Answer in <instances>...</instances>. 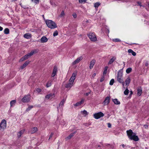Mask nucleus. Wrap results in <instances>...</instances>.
Returning <instances> with one entry per match:
<instances>
[{"label":"nucleus","instance_id":"nucleus-61","mask_svg":"<svg viewBox=\"0 0 149 149\" xmlns=\"http://www.w3.org/2000/svg\"><path fill=\"white\" fill-rule=\"evenodd\" d=\"M123 64H124V65H125V62H123Z\"/></svg>","mask_w":149,"mask_h":149},{"label":"nucleus","instance_id":"nucleus-57","mask_svg":"<svg viewBox=\"0 0 149 149\" xmlns=\"http://www.w3.org/2000/svg\"><path fill=\"white\" fill-rule=\"evenodd\" d=\"M133 93V92L132 91H130V95H132Z\"/></svg>","mask_w":149,"mask_h":149},{"label":"nucleus","instance_id":"nucleus-23","mask_svg":"<svg viewBox=\"0 0 149 149\" xmlns=\"http://www.w3.org/2000/svg\"><path fill=\"white\" fill-rule=\"evenodd\" d=\"M113 101L115 104H120V102L118 101L117 99H115L113 100Z\"/></svg>","mask_w":149,"mask_h":149},{"label":"nucleus","instance_id":"nucleus-26","mask_svg":"<svg viewBox=\"0 0 149 149\" xmlns=\"http://www.w3.org/2000/svg\"><path fill=\"white\" fill-rule=\"evenodd\" d=\"M34 52L31 51L30 53L26 54V55L27 56L28 58L29 57H30L32 55H33V54H34Z\"/></svg>","mask_w":149,"mask_h":149},{"label":"nucleus","instance_id":"nucleus-22","mask_svg":"<svg viewBox=\"0 0 149 149\" xmlns=\"http://www.w3.org/2000/svg\"><path fill=\"white\" fill-rule=\"evenodd\" d=\"M129 53H131L132 54L133 56H135L136 54L135 52H134L131 49H129L128 51Z\"/></svg>","mask_w":149,"mask_h":149},{"label":"nucleus","instance_id":"nucleus-63","mask_svg":"<svg viewBox=\"0 0 149 149\" xmlns=\"http://www.w3.org/2000/svg\"><path fill=\"white\" fill-rule=\"evenodd\" d=\"M107 146H108V145H109V144H107Z\"/></svg>","mask_w":149,"mask_h":149},{"label":"nucleus","instance_id":"nucleus-41","mask_svg":"<svg viewBox=\"0 0 149 149\" xmlns=\"http://www.w3.org/2000/svg\"><path fill=\"white\" fill-rule=\"evenodd\" d=\"M32 1L33 2L37 3L39 2V0H32Z\"/></svg>","mask_w":149,"mask_h":149},{"label":"nucleus","instance_id":"nucleus-17","mask_svg":"<svg viewBox=\"0 0 149 149\" xmlns=\"http://www.w3.org/2000/svg\"><path fill=\"white\" fill-rule=\"evenodd\" d=\"M116 59V58L115 57L113 56L109 60L108 62V64H112L114 61Z\"/></svg>","mask_w":149,"mask_h":149},{"label":"nucleus","instance_id":"nucleus-19","mask_svg":"<svg viewBox=\"0 0 149 149\" xmlns=\"http://www.w3.org/2000/svg\"><path fill=\"white\" fill-rule=\"evenodd\" d=\"M76 132H74L73 133H71L70 134V135L68 136L67 138H65L66 140H68L69 139H70L74 135V134Z\"/></svg>","mask_w":149,"mask_h":149},{"label":"nucleus","instance_id":"nucleus-4","mask_svg":"<svg viewBox=\"0 0 149 149\" xmlns=\"http://www.w3.org/2000/svg\"><path fill=\"white\" fill-rule=\"evenodd\" d=\"M123 71L121 70H120L118 72L117 76V80L119 83L122 82L123 81Z\"/></svg>","mask_w":149,"mask_h":149},{"label":"nucleus","instance_id":"nucleus-14","mask_svg":"<svg viewBox=\"0 0 149 149\" xmlns=\"http://www.w3.org/2000/svg\"><path fill=\"white\" fill-rule=\"evenodd\" d=\"M31 34L29 33H26L24 36V37L26 39H30L31 38Z\"/></svg>","mask_w":149,"mask_h":149},{"label":"nucleus","instance_id":"nucleus-10","mask_svg":"<svg viewBox=\"0 0 149 149\" xmlns=\"http://www.w3.org/2000/svg\"><path fill=\"white\" fill-rule=\"evenodd\" d=\"M57 70V67L56 66H54V67L53 72L51 75L52 77H54L56 74Z\"/></svg>","mask_w":149,"mask_h":149},{"label":"nucleus","instance_id":"nucleus-27","mask_svg":"<svg viewBox=\"0 0 149 149\" xmlns=\"http://www.w3.org/2000/svg\"><path fill=\"white\" fill-rule=\"evenodd\" d=\"M16 102V101L15 100H13L11 101L10 102V106L11 107L13 106V105H15Z\"/></svg>","mask_w":149,"mask_h":149},{"label":"nucleus","instance_id":"nucleus-21","mask_svg":"<svg viewBox=\"0 0 149 149\" xmlns=\"http://www.w3.org/2000/svg\"><path fill=\"white\" fill-rule=\"evenodd\" d=\"M142 93V89L141 88L138 89H137V95L138 96H140Z\"/></svg>","mask_w":149,"mask_h":149},{"label":"nucleus","instance_id":"nucleus-2","mask_svg":"<svg viewBox=\"0 0 149 149\" xmlns=\"http://www.w3.org/2000/svg\"><path fill=\"white\" fill-rule=\"evenodd\" d=\"M127 133L128 138L131 140H133L134 141H138L139 140V138L137 136H136V134L133 132L131 130H130L127 131Z\"/></svg>","mask_w":149,"mask_h":149},{"label":"nucleus","instance_id":"nucleus-1","mask_svg":"<svg viewBox=\"0 0 149 149\" xmlns=\"http://www.w3.org/2000/svg\"><path fill=\"white\" fill-rule=\"evenodd\" d=\"M77 74V71H75L72 73L71 77L69 81V83L66 84L65 85V87L67 88H70L73 85V83L74 79Z\"/></svg>","mask_w":149,"mask_h":149},{"label":"nucleus","instance_id":"nucleus-6","mask_svg":"<svg viewBox=\"0 0 149 149\" xmlns=\"http://www.w3.org/2000/svg\"><path fill=\"white\" fill-rule=\"evenodd\" d=\"M104 116V114L101 112L95 113L93 115L94 118L96 119H98Z\"/></svg>","mask_w":149,"mask_h":149},{"label":"nucleus","instance_id":"nucleus-54","mask_svg":"<svg viewBox=\"0 0 149 149\" xmlns=\"http://www.w3.org/2000/svg\"><path fill=\"white\" fill-rule=\"evenodd\" d=\"M24 57L25 58V60H26V59H27V58H28L27 56L26 55H25V56H24Z\"/></svg>","mask_w":149,"mask_h":149},{"label":"nucleus","instance_id":"nucleus-34","mask_svg":"<svg viewBox=\"0 0 149 149\" xmlns=\"http://www.w3.org/2000/svg\"><path fill=\"white\" fill-rule=\"evenodd\" d=\"M33 106H29L26 109V111H29L31 108H33Z\"/></svg>","mask_w":149,"mask_h":149},{"label":"nucleus","instance_id":"nucleus-53","mask_svg":"<svg viewBox=\"0 0 149 149\" xmlns=\"http://www.w3.org/2000/svg\"><path fill=\"white\" fill-rule=\"evenodd\" d=\"M107 71H106V70H104V71L103 72V74H106L107 73Z\"/></svg>","mask_w":149,"mask_h":149},{"label":"nucleus","instance_id":"nucleus-5","mask_svg":"<svg viewBox=\"0 0 149 149\" xmlns=\"http://www.w3.org/2000/svg\"><path fill=\"white\" fill-rule=\"evenodd\" d=\"M87 35L91 41L95 42L97 40V38L95 33H90Z\"/></svg>","mask_w":149,"mask_h":149},{"label":"nucleus","instance_id":"nucleus-18","mask_svg":"<svg viewBox=\"0 0 149 149\" xmlns=\"http://www.w3.org/2000/svg\"><path fill=\"white\" fill-rule=\"evenodd\" d=\"M29 61H26L22 65L21 67V68L22 69L25 68L29 64Z\"/></svg>","mask_w":149,"mask_h":149},{"label":"nucleus","instance_id":"nucleus-39","mask_svg":"<svg viewBox=\"0 0 149 149\" xmlns=\"http://www.w3.org/2000/svg\"><path fill=\"white\" fill-rule=\"evenodd\" d=\"M86 1L87 0H79V3H81L83 2L85 3Z\"/></svg>","mask_w":149,"mask_h":149},{"label":"nucleus","instance_id":"nucleus-45","mask_svg":"<svg viewBox=\"0 0 149 149\" xmlns=\"http://www.w3.org/2000/svg\"><path fill=\"white\" fill-rule=\"evenodd\" d=\"M53 135H54V133H53L52 132L50 134V135L49 136V140L50 139V138H52V137Z\"/></svg>","mask_w":149,"mask_h":149},{"label":"nucleus","instance_id":"nucleus-25","mask_svg":"<svg viewBox=\"0 0 149 149\" xmlns=\"http://www.w3.org/2000/svg\"><path fill=\"white\" fill-rule=\"evenodd\" d=\"M126 85L128 86L130 82V77H128L125 81Z\"/></svg>","mask_w":149,"mask_h":149},{"label":"nucleus","instance_id":"nucleus-58","mask_svg":"<svg viewBox=\"0 0 149 149\" xmlns=\"http://www.w3.org/2000/svg\"><path fill=\"white\" fill-rule=\"evenodd\" d=\"M107 68H108V67H105V70H106V71H107Z\"/></svg>","mask_w":149,"mask_h":149},{"label":"nucleus","instance_id":"nucleus-15","mask_svg":"<svg viewBox=\"0 0 149 149\" xmlns=\"http://www.w3.org/2000/svg\"><path fill=\"white\" fill-rule=\"evenodd\" d=\"M95 62V60L94 59H93L91 61L89 66V68L90 69H92L93 68Z\"/></svg>","mask_w":149,"mask_h":149},{"label":"nucleus","instance_id":"nucleus-13","mask_svg":"<svg viewBox=\"0 0 149 149\" xmlns=\"http://www.w3.org/2000/svg\"><path fill=\"white\" fill-rule=\"evenodd\" d=\"M54 93H50L49 95H47L45 96V98L48 99H49L50 98L52 99L54 97Z\"/></svg>","mask_w":149,"mask_h":149},{"label":"nucleus","instance_id":"nucleus-8","mask_svg":"<svg viewBox=\"0 0 149 149\" xmlns=\"http://www.w3.org/2000/svg\"><path fill=\"white\" fill-rule=\"evenodd\" d=\"M30 99L29 95H26L22 98V101L23 102H27L29 101Z\"/></svg>","mask_w":149,"mask_h":149},{"label":"nucleus","instance_id":"nucleus-51","mask_svg":"<svg viewBox=\"0 0 149 149\" xmlns=\"http://www.w3.org/2000/svg\"><path fill=\"white\" fill-rule=\"evenodd\" d=\"M96 74L95 73H94L92 75V77L94 78L96 75Z\"/></svg>","mask_w":149,"mask_h":149},{"label":"nucleus","instance_id":"nucleus-36","mask_svg":"<svg viewBox=\"0 0 149 149\" xmlns=\"http://www.w3.org/2000/svg\"><path fill=\"white\" fill-rule=\"evenodd\" d=\"M50 3L51 5L52 6H56V4L54 2L52 1L51 0H50Z\"/></svg>","mask_w":149,"mask_h":149},{"label":"nucleus","instance_id":"nucleus-56","mask_svg":"<svg viewBox=\"0 0 149 149\" xmlns=\"http://www.w3.org/2000/svg\"><path fill=\"white\" fill-rule=\"evenodd\" d=\"M3 28L1 26H0V31H1L3 30Z\"/></svg>","mask_w":149,"mask_h":149},{"label":"nucleus","instance_id":"nucleus-42","mask_svg":"<svg viewBox=\"0 0 149 149\" xmlns=\"http://www.w3.org/2000/svg\"><path fill=\"white\" fill-rule=\"evenodd\" d=\"M104 79V76H103L100 79V81L101 82H102Z\"/></svg>","mask_w":149,"mask_h":149},{"label":"nucleus","instance_id":"nucleus-24","mask_svg":"<svg viewBox=\"0 0 149 149\" xmlns=\"http://www.w3.org/2000/svg\"><path fill=\"white\" fill-rule=\"evenodd\" d=\"M38 130V129L36 127H34L32 128L31 130V133L33 134L36 132Z\"/></svg>","mask_w":149,"mask_h":149},{"label":"nucleus","instance_id":"nucleus-38","mask_svg":"<svg viewBox=\"0 0 149 149\" xmlns=\"http://www.w3.org/2000/svg\"><path fill=\"white\" fill-rule=\"evenodd\" d=\"M64 15H65V13H64V11L63 10V11H62V12H61V14L60 15V17H63V16H64Z\"/></svg>","mask_w":149,"mask_h":149},{"label":"nucleus","instance_id":"nucleus-35","mask_svg":"<svg viewBox=\"0 0 149 149\" xmlns=\"http://www.w3.org/2000/svg\"><path fill=\"white\" fill-rule=\"evenodd\" d=\"M100 5L99 3L96 2L94 4V6L95 8L98 7Z\"/></svg>","mask_w":149,"mask_h":149},{"label":"nucleus","instance_id":"nucleus-43","mask_svg":"<svg viewBox=\"0 0 149 149\" xmlns=\"http://www.w3.org/2000/svg\"><path fill=\"white\" fill-rule=\"evenodd\" d=\"M25 60V58H24V57H22V58H21L19 60V61L20 62V61H24Z\"/></svg>","mask_w":149,"mask_h":149},{"label":"nucleus","instance_id":"nucleus-59","mask_svg":"<svg viewBox=\"0 0 149 149\" xmlns=\"http://www.w3.org/2000/svg\"><path fill=\"white\" fill-rule=\"evenodd\" d=\"M122 146L123 148H124L125 146L124 144H122Z\"/></svg>","mask_w":149,"mask_h":149},{"label":"nucleus","instance_id":"nucleus-62","mask_svg":"<svg viewBox=\"0 0 149 149\" xmlns=\"http://www.w3.org/2000/svg\"><path fill=\"white\" fill-rule=\"evenodd\" d=\"M98 147H100V145H98Z\"/></svg>","mask_w":149,"mask_h":149},{"label":"nucleus","instance_id":"nucleus-55","mask_svg":"<svg viewBox=\"0 0 149 149\" xmlns=\"http://www.w3.org/2000/svg\"><path fill=\"white\" fill-rule=\"evenodd\" d=\"M144 127H145V128H148V125H144Z\"/></svg>","mask_w":149,"mask_h":149},{"label":"nucleus","instance_id":"nucleus-3","mask_svg":"<svg viewBox=\"0 0 149 149\" xmlns=\"http://www.w3.org/2000/svg\"><path fill=\"white\" fill-rule=\"evenodd\" d=\"M46 23L47 26L51 29H55L57 27L56 23L51 20H47L46 21Z\"/></svg>","mask_w":149,"mask_h":149},{"label":"nucleus","instance_id":"nucleus-60","mask_svg":"<svg viewBox=\"0 0 149 149\" xmlns=\"http://www.w3.org/2000/svg\"><path fill=\"white\" fill-rule=\"evenodd\" d=\"M42 17L44 19H45V18H44V15H42Z\"/></svg>","mask_w":149,"mask_h":149},{"label":"nucleus","instance_id":"nucleus-37","mask_svg":"<svg viewBox=\"0 0 149 149\" xmlns=\"http://www.w3.org/2000/svg\"><path fill=\"white\" fill-rule=\"evenodd\" d=\"M58 32L57 31H56L53 33V35L54 36H55L58 35Z\"/></svg>","mask_w":149,"mask_h":149},{"label":"nucleus","instance_id":"nucleus-49","mask_svg":"<svg viewBox=\"0 0 149 149\" xmlns=\"http://www.w3.org/2000/svg\"><path fill=\"white\" fill-rule=\"evenodd\" d=\"M120 83H121L122 84V85H123V87H124V81H122V82H120Z\"/></svg>","mask_w":149,"mask_h":149},{"label":"nucleus","instance_id":"nucleus-12","mask_svg":"<svg viewBox=\"0 0 149 149\" xmlns=\"http://www.w3.org/2000/svg\"><path fill=\"white\" fill-rule=\"evenodd\" d=\"M47 41V38L45 36H43L40 39V41L42 43L46 42Z\"/></svg>","mask_w":149,"mask_h":149},{"label":"nucleus","instance_id":"nucleus-48","mask_svg":"<svg viewBox=\"0 0 149 149\" xmlns=\"http://www.w3.org/2000/svg\"><path fill=\"white\" fill-rule=\"evenodd\" d=\"M107 125H108V127L111 128V125L110 123H108Z\"/></svg>","mask_w":149,"mask_h":149},{"label":"nucleus","instance_id":"nucleus-40","mask_svg":"<svg viewBox=\"0 0 149 149\" xmlns=\"http://www.w3.org/2000/svg\"><path fill=\"white\" fill-rule=\"evenodd\" d=\"M113 40L114 41L117 42H120V40L119 39H118V38H116V39H113Z\"/></svg>","mask_w":149,"mask_h":149},{"label":"nucleus","instance_id":"nucleus-52","mask_svg":"<svg viewBox=\"0 0 149 149\" xmlns=\"http://www.w3.org/2000/svg\"><path fill=\"white\" fill-rule=\"evenodd\" d=\"M137 3L138 4L139 6H142L141 5V3L140 2H137Z\"/></svg>","mask_w":149,"mask_h":149},{"label":"nucleus","instance_id":"nucleus-47","mask_svg":"<svg viewBox=\"0 0 149 149\" xmlns=\"http://www.w3.org/2000/svg\"><path fill=\"white\" fill-rule=\"evenodd\" d=\"M36 91L38 92H40L41 91V90L40 88H38L37 89Z\"/></svg>","mask_w":149,"mask_h":149},{"label":"nucleus","instance_id":"nucleus-28","mask_svg":"<svg viewBox=\"0 0 149 149\" xmlns=\"http://www.w3.org/2000/svg\"><path fill=\"white\" fill-rule=\"evenodd\" d=\"M4 33L5 34H7L9 33V30L8 28H6L4 30Z\"/></svg>","mask_w":149,"mask_h":149},{"label":"nucleus","instance_id":"nucleus-50","mask_svg":"<svg viewBox=\"0 0 149 149\" xmlns=\"http://www.w3.org/2000/svg\"><path fill=\"white\" fill-rule=\"evenodd\" d=\"M90 93V92L87 93H85V95L86 96H88V95Z\"/></svg>","mask_w":149,"mask_h":149},{"label":"nucleus","instance_id":"nucleus-44","mask_svg":"<svg viewBox=\"0 0 149 149\" xmlns=\"http://www.w3.org/2000/svg\"><path fill=\"white\" fill-rule=\"evenodd\" d=\"M83 113L84 114H85V115H87V112L86 111V110H84L83 111Z\"/></svg>","mask_w":149,"mask_h":149},{"label":"nucleus","instance_id":"nucleus-30","mask_svg":"<svg viewBox=\"0 0 149 149\" xmlns=\"http://www.w3.org/2000/svg\"><path fill=\"white\" fill-rule=\"evenodd\" d=\"M129 93V91L127 88H126L125 91H124V93L125 95H128Z\"/></svg>","mask_w":149,"mask_h":149},{"label":"nucleus","instance_id":"nucleus-32","mask_svg":"<svg viewBox=\"0 0 149 149\" xmlns=\"http://www.w3.org/2000/svg\"><path fill=\"white\" fill-rule=\"evenodd\" d=\"M65 100L64 99H63L60 103L59 106L60 107V106H62L63 105V103L65 102Z\"/></svg>","mask_w":149,"mask_h":149},{"label":"nucleus","instance_id":"nucleus-7","mask_svg":"<svg viewBox=\"0 0 149 149\" xmlns=\"http://www.w3.org/2000/svg\"><path fill=\"white\" fill-rule=\"evenodd\" d=\"M6 123L5 120H3L0 124V130H3L6 127Z\"/></svg>","mask_w":149,"mask_h":149},{"label":"nucleus","instance_id":"nucleus-64","mask_svg":"<svg viewBox=\"0 0 149 149\" xmlns=\"http://www.w3.org/2000/svg\"><path fill=\"white\" fill-rule=\"evenodd\" d=\"M148 6H149V4H148Z\"/></svg>","mask_w":149,"mask_h":149},{"label":"nucleus","instance_id":"nucleus-46","mask_svg":"<svg viewBox=\"0 0 149 149\" xmlns=\"http://www.w3.org/2000/svg\"><path fill=\"white\" fill-rule=\"evenodd\" d=\"M72 16H73L74 18H76L77 17V15L76 13H74L73 14Z\"/></svg>","mask_w":149,"mask_h":149},{"label":"nucleus","instance_id":"nucleus-9","mask_svg":"<svg viewBox=\"0 0 149 149\" xmlns=\"http://www.w3.org/2000/svg\"><path fill=\"white\" fill-rule=\"evenodd\" d=\"M110 99V97L109 96H107L106 97L103 102L104 105H107L109 103Z\"/></svg>","mask_w":149,"mask_h":149},{"label":"nucleus","instance_id":"nucleus-31","mask_svg":"<svg viewBox=\"0 0 149 149\" xmlns=\"http://www.w3.org/2000/svg\"><path fill=\"white\" fill-rule=\"evenodd\" d=\"M51 81H49L47 82L46 84V87L47 88L50 86L52 84Z\"/></svg>","mask_w":149,"mask_h":149},{"label":"nucleus","instance_id":"nucleus-33","mask_svg":"<svg viewBox=\"0 0 149 149\" xmlns=\"http://www.w3.org/2000/svg\"><path fill=\"white\" fill-rule=\"evenodd\" d=\"M114 82V79H112L110 81L109 84L111 85H113Z\"/></svg>","mask_w":149,"mask_h":149},{"label":"nucleus","instance_id":"nucleus-16","mask_svg":"<svg viewBox=\"0 0 149 149\" xmlns=\"http://www.w3.org/2000/svg\"><path fill=\"white\" fill-rule=\"evenodd\" d=\"M24 130H22L17 133V136L18 138H19L24 133Z\"/></svg>","mask_w":149,"mask_h":149},{"label":"nucleus","instance_id":"nucleus-20","mask_svg":"<svg viewBox=\"0 0 149 149\" xmlns=\"http://www.w3.org/2000/svg\"><path fill=\"white\" fill-rule=\"evenodd\" d=\"M84 100L82 99L79 102H77L76 104H74V106H78L80 105L81 104H82L84 102Z\"/></svg>","mask_w":149,"mask_h":149},{"label":"nucleus","instance_id":"nucleus-11","mask_svg":"<svg viewBox=\"0 0 149 149\" xmlns=\"http://www.w3.org/2000/svg\"><path fill=\"white\" fill-rule=\"evenodd\" d=\"M82 59V58L81 56L78 58L76 60L72 63V64L73 65H74L77 63H78Z\"/></svg>","mask_w":149,"mask_h":149},{"label":"nucleus","instance_id":"nucleus-29","mask_svg":"<svg viewBox=\"0 0 149 149\" xmlns=\"http://www.w3.org/2000/svg\"><path fill=\"white\" fill-rule=\"evenodd\" d=\"M132 69L131 68H129L127 69L126 70V72L127 73L129 74L132 71Z\"/></svg>","mask_w":149,"mask_h":149}]
</instances>
